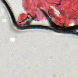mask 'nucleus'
<instances>
[{
    "mask_svg": "<svg viewBox=\"0 0 78 78\" xmlns=\"http://www.w3.org/2000/svg\"><path fill=\"white\" fill-rule=\"evenodd\" d=\"M60 5V4H56V5H55V7H57L58 6V5Z\"/></svg>",
    "mask_w": 78,
    "mask_h": 78,
    "instance_id": "obj_6",
    "label": "nucleus"
},
{
    "mask_svg": "<svg viewBox=\"0 0 78 78\" xmlns=\"http://www.w3.org/2000/svg\"><path fill=\"white\" fill-rule=\"evenodd\" d=\"M31 16V17H32V18L33 19H36L37 17V16H35L34 17V18H33L32 16Z\"/></svg>",
    "mask_w": 78,
    "mask_h": 78,
    "instance_id": "obj_5",
    "label": "nucleus"
},
{
    "mask_svg": "<svg viewBox=\"0 0 78 78\" xmlns=\"http://www.w3.org/2000/svg\"><path fill=\"white\" fill-rule=\"evenodd\" d=\"M30 14H27V15Z\"/></svg>",
    "mask_w": 78,
    "mask_h": 78,
    "instance_id": "obj_13",
    "label": "nucleus"
},
{
    "mask_svg": "<svg viewBox=\"0 0 78 78\" xmlns=\"http://www.w3.org/2000/svg\"><path fill=\"white\" fill-rule=\"evenodd\" d=\"M30 19V18H29L28 16H27V17L26 18V20H22V21H26L27 20H29Z\"/></svg>",
    "mask_w": 78,
    "mask_h": 78,
    "instance_id": "obj_4",
    "label": "nucleus"
},
{
    "mask_svg": "<svg viewBox=\"0 0 78 78\" xmlns=\"http://www.w3.org/2000/svg\"><path fill=\"white\" fill-rule=\"evenodd\" d=\"M54 12L53 10L50 9L48 10V15L50 16L51 17H52L50 15L51 14L53 16L54 14Z\"/></svg>",
    "mask_w": 78,
    "mask_h": 78,
    "instance_id": "obj_3",
    "label": "nucleus"
},
{
    "mask_svg": "<svg viewBox=\"0 0 78 78\" xmlns=\"http://www.w3.org/2000/svg\"><path fill=\"white\" fill-rule=\"evenodd\" d=\"M28 16H30V14H28Z\"/></svg>",
    "mask_w": 78,
    "mask_h": 78,
    "instance_id": "obj_10",
    "label": "nucleus"
},
{
    "mask_svg": "<svg viewBox=\"0 0 78 78\" xmlns=\"http://www.w3.org/2000/svg\"><path fill=\"white\" fill-rule=\"evenodd\" d=\"M59 12V13H61V12Z\"/></svg>",
    "mask_w": 78,
    "mask_h": 78,
    "instance_id": "obj_12",
    "label": "nucleus"
},
{
    "mask_svg": "<svg viewBox=\"0 0 78 78\" xmlns=\"http://www.w3.org/2000/svg\"><path fill=\"white\" fill-rule=\"evenodd\" d=\"M61 1H62V0H60V2H61Z\"/></svg>",
    "mask_w": 78,
    "mask_h": 78,
    "instance_id": "obj_11",
    "label": "nucleus"
},
{
    "mask_svg": "<svg viewBox=\"0 0 78 78\" xmlns=\"http://www.w3.org/2000/svg\"><path fill=\"white\" fill-rule=\"evenodd\" d=\"M56 13H57V14H58V12H56Z\"/></svg>",
    "mask_w": 78,
    "mask_h": 78,
    "instance_id": "obj_15",
    "label": "nucleus"
},
{
    "mask_svg": "<svg viewBox=\"0 0 78 78\" xmlns=\"http://www.w3.org/2000/svg\"><path fill=\"white\" fill-rule=\"evenodd\" d=\"M62 15H63V16H65V14H64V13H62Z\"/></svg>",
    "mask_w": 78,
    "mask_h": 78,
    "instance_id": "obj_8",
    "label": "nucleus"
},
{
    "mask_svg": "<svg viewBox=\"0 0 78 78\" xmlns=\"http://www.w3.org/2000/svg\"><path fill=\"white\" fill-rule=\"evenodd\" d=\"M24 22V21H22L21 22H19V23H23Z\"/></svg>",
    "mask_w": 78,
    "mask_h": 78,
    "instance_id": "obj_7",
    "label": "nucleus"
},
{
    "mask_svg": "<svg viewBox=\"0 0 78 78\" xmlns=\"http://www.w3.org/2000/svg\"><path fill=\"white\" fill-rule=\"evenodd\" d=\"M58 16H60V15H58Z\"/></svg>",
    "mask_w": 78,
    "mask_h": 78,
    "instance_id": "obj_14",
    "label": "nucleus"
},
{
    "mask_svg": "<svg viewBox=\"0 0 78 78\" xmlns=\"http://www.w3.org/2000/svg\"><path fill=\"white\" fill-rule=\"evenodd\" d=\"M40 11H41V13H43V14H44V16H45V17L46 18L48 19L49 20L50 19L49 16H48L47 13L43 11V10L41 9H40Z\"/></svg>",
    "mask_w": 78,
    "mask_h": 78,
    "instance_id": "obj_2",
    "label": "nucleus"
},
{
    "mask_svg": "<svg viewBox=\"0 0 78 78\" xmlns=\"http://www.w3.org/2000/svg\"><path fill=\"white\" fill-rule=\"evenodd\" d=\"M63 24V25H64V24Z\"/></svg>",
    "mask_w": 78,
    "mask_h": 78,
    "instance_id": "obj_16",
    "label": "nucleus"
},
{
    "mask_svg": "<svg viewBox=\"0 0 78 78\" xmlns=\"http://www.w3.org/2000/svg\"><path fill=\"white\" fill-rule=\"evenodd\" d=\"M32 20L35 21V20L34 19H32Z\"/></svg>",
    "mask_w": 78,
    "mask_h": 78,
    "instance_id": "obj_9",
    "label": "nucleus"
},
{
    "mask_svg": "<svg viewBox=\"0 0 78 78\" xmlns=\"http://www.w3.org/2000/svg\"><path fill=\"white\" fill-rule=\"evenodd\" d=\"M7 10L9 11L13 23L14 24V27L15 26L18 27L17 29L19 30H29L32 29H44L46 30H52L55 32L60 34H73L78 35V33L75 31L78 30V26H75L69 27H65L60 26H58L52 22L51 20L49 21V23L51 27H48L44 26H41L39 25H31V22L32 20L30 21L27 22L26 26H19V25L17 24L16 20L15 18V16L13 15L12 12L9 6H6Z\"/></svg>",
    "mask_w": 78,
    "mask_h": 78,
    "instance_id": "obj_1",
    "label": "nucleus"
}]
</instances>
